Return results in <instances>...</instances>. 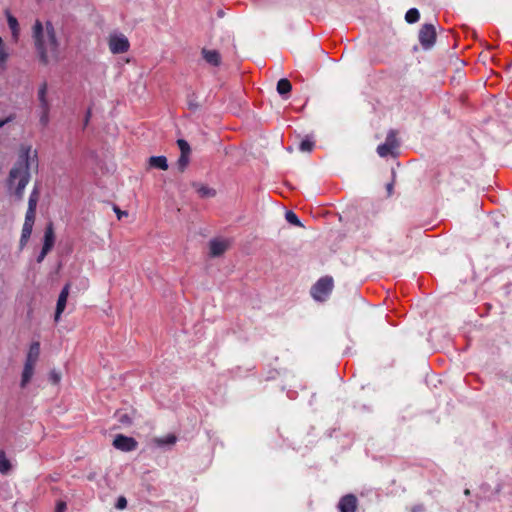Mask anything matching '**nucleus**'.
<instances>
[{
	"label": "nucleus",
	"mask_w": 512,
	"mask_h": 512,
	"mask_svg": "<svg viewBox=\"0 0 512 512\" xmlns=\"http://www.w3.org/2000/svg\"><path fill=\"white\" fill-rule=\"evenodd\" d=\"M9 57L3 39L0 37V65H4Z\"/></svg>",
	"instance_id": "obj_25"
},
{
	"label": "nucleus",
	"mask_w": 512,
	"mask_h": 512,
	"mask_svg": "<svg viewBox=\"0 0 512 512\" xmlns=\"http://www.w3.org/2000/svg\"><path fill=\"white\" fill-rule=\"evenodd\" d=\"M158 446L173 445L176 442V437L172 434L166 435L162 438L155 439Z\"/></svg>",
	"instance_id": "obj_23"
},
{
	"label": "nucleus",
	"mask_w": 512,
	"mask_h": 512,
	"mask_svg": "<svg viewBox=\"0 0 512 512\" xmlns=\"http://www.w3.org/2000/svg\"><path fill=\"white\" fill-rule=\"evenodd\" d=\"M177 144L181 151V154H190V145L188 144L187 141H185L183 139H179L177 141Z\"/></svg>",
	"instance_id": "obj_30"
},
{
	"label": "nucleus",
	"mask_w": 512,
	"mask_h": 512,
	"mask_svg": "<svg viewBox=\"0 0 512 512\" xmlns=\"http://www.w3.org/2000/svg\"><path fill=\"white\" fill-rule=\"evenodd\" d=\"M436 32L431 24H425L419 32V41L423 47H431L435 41Z\"/></svg>",
	"instance_id": "obj_5"
},
{
	"label": "nucleus",
	"mask_w": 512,
	"mask_h": 512,
	"mask_svg": "<svg viewBox=\"0 0 512 512\" xmlns=\"http://www.w3.org/2000/svg\"><path fill=\"white\" fill-rule=\"evenodd\" d=\"M423 507L421 505H417L412 508V512H423Z\"/></svg>",
	"instance_id": "obj_41"
},
{
	"label": "nucleus",
	"mask_w": 512,
	"mask_h": 512,
	"mask_svg": "<svg viewBox=\"0 0 512 512\" xmlns=\"http://www.w3.org/2000/svg\"><path fill=\"white\" fill-rule=\"evenodd\" d=\"M338 508L340 512H355L357 508V499L354 495L348 494L339 501Z\"/></svg>",
	"instance_id": "obj_9"
},
{
	"label": "nucleus",
	"mask_w": 512,
	"mask_h": 512,
	"mask_svg": "<svg viewBox=\"0 0 512 512\" xmlns=\"http://www.w3.org/2000/svg\"><path fill=\"white\" fill-rule=\"evenodd\" d=\"M109 51L112 54L126 53L130 49V42L128 38L119 32H113L107 39Z\"/></svg>",
	"instance_id": "obj_4"
},
{
	"label": "nucleus",
	"mask_w": 512,
	"mask_h": 512,
	"mask_svg": "<svg viewBox=\"0 0 512 512\" xmlns=\"http://www.w3.org/2000/svg\"><path fill=\"white\" fill-rule=\"evenodd\" d=\"M11 468V463L7 459L5 452L0 451V472L7 473Z\"/></svg>",
	"instance_id": "obj_21"
},
{
	"label": "nucleus",
	"mask_w": 512,
	"mask_h": 512,
	"mask_svg": "<svg viewBox=\"0 0 512 512\" xmlns=\"http://www.w3.org/2000/svg\"><path fill=\"white\" fill-rule=\"evenodd\" d=\"M114 211H115V213H116V215H117V218H118V219H121L123 216H126V215H127V213H126V212L121 211V210H120L119 208H117V207H115V208H114Z\"/></svg>",
	"instance_id": "obj_39"
},
{
	"label": "nucleus",
	"mask_w": 512,
	"mask_h": 512,
	"mask_svg": "<svg viewBox=\"0 0 512 512\" xmlns=\"http://www.w3.org/2000/svg\"><path fill=\"white\" fill-rule=\"evenodd\" d=\"M35 212H36V210H33L32 208L31 209L28 208L27 212H26L24 223H29V224H33L34 225Z\"/></svg>",
	"instance_id": "obj_33"
},
{
	"label": "nucleus",
	"mask_w": 512,
	"mask_h": 512,
	"mask_svg": "<svg viewBox=\"0 0 512 512\" xmlns=\"http://www.w3.org/2000/svg\"><path fill=\"white\" fill-rule=\"evenodd\" d=\"M113 445L116 449H119L121 451L129 452L134 450L137 447V442L134 438L124 436V435H117L114 438Z\"/></svg>",
	"instance_id": "obj_6"
},
{
	"label": "nucleus",
	"mask_w": 512,
	"mask_h": 512,
	"mask_svg": "<svg viewBox=\"0 0 512 512\" xmlns=\"http://www.w3.org/2000/svg\"><path fill=\"white\" fill-rule=\"evenodd\" d=\"M464 494L468 496V495L470 494V490H469V489H466V490L464 491Z\"/></svg>",
	"instance_id": "obj_42"
},
{
	"label": "nucleus",
	"mask_w": 512,
	"mask_h": 512,
	"mask_svg": "<svg viewBox=\"0 0 512 512\" xmlns=\"http://www.w3.org/2000/svg\"><path fill=\"white\" fill-rule=\"evenodd\" d=\"M334 283L332 277L325 276L320 278L311 289L312 297L316 301H324L330 295Z\"/></svg>",
	"instance_id": "obj_3"
},
{
	"label": "nucleus",
	"mask_w": 512,
	"mask_h": 512,
	"mask_svg": "<svg viewBox=\"0 0 512 512\" xmlns=\"http://www.w3.org/2000/svg\"><path fill=\"white\" fill-rule=\"evenodd\" d=\"M7 23L9 29L11 30L13 40L17 41L20 36V27L18 20L10 13H7Z\"/></svg>",
	"instance_id": "obj_13"
},
{
	"label": "nucleus",
	"mask_w": 512,
	"mask_h": 512,
	"mask_svg": "<svg viewBox=\"0 0 512 512\" xmlns=\"http://www.w3.org/2000/svg\"><path fill=\"white\" fill-rule=\"evenodd\" d=\"M313 147H314V142L311 141L310 139H304L303 141H301V143L299 145V149L302 152H310V151H312Z\"/></svg>",
	"instance_id": "obj_27"
},
{
	"label": "nucleus",
	"mask_w": 512,
	"mask_h": 512,
	"mask_svg": "<svg viewBox=\"0 0 512 512\" xmlns=\"http://www.w3.org/2000/svg\"><path fill=\"white\" fill-rule=\"evenodd\" d=\"M67 509V505L64 501H59L56 504L55 512H65Z\"/></svg>",
	"instance_id": "obj_37"
},
{
	"label": "nucleus",
	"mask_w": 512,
	"mask_h": 512,
	"mask_svg": "<svg viewBox=\"0 0 512 512\" xmlns=\"http://www.w3.org/2000/svg\"><path fill=\"white\" fill-rule=\"evenodd\" d=\"M195 187H196L197 193L202 198H212L216 195V190L207 185L198 184Z\"/></svg>",
	"instance_id": "obj_16"
},
{
	"label": "nucleus",
	"mask_w": 512,
	"mask_h": 512,
	"mask_svg": "<svg viewBox=\"0 0 512 512\" xmlns=\"http://www.w3.org/2000/svg\"><path fill=\"white\" fill-rule=\"evenodd\" d=\"M189 162V154H181L178 159V165L181 170H184Z\"/></svg>",
	"instance_id": "obj_34"
},
{
	"label": "nucleus",
	"mask_w": 512,
	"mask_h": 512,
	"mask_svg": "<svg viewBox=\"0 0 512 512\" xmlns=\"http://www.w3.org/2000/svg\"><path fill=\"white\" fill-rule=\"evenodd\" d=\"M27 355L30 357H34L39 360L40 356V343L38 341H34L30 344Z\"/></svg>",
	"instance_id": "obj_22"
},
{
	"label": "nucleus",
	"mask_w": 512,
	"mask_h": 512,
	"mask_svg": "<svg viewBox=\"0 0 512 512\" xmlns=\"http://www.w3.org/2000/svg\"><path fill=\"white\" fill-rule=\"evenodd\" d=\"M37 98L40 104V108L47 109L51 107L50 99L48 98V84L47 82H43L39 85L37 91Z\"/></svg>",
	"instance_id": "obj_10"
},
{
	"label": "nucleus",
	"mask_w": 512,
	"mask_h": 512,
	"mask_svg": "<svg viewBox=\"0 0 512 512\" xmlns=\"http://www.w3.org/2000/svg\"><path fill=\"white\" fill-rule=\"evenodd\" d=\"M395 149L390 146V144H386L385 142L377 147V153L380 157H387L388 155L393 154Z\"/></svg>",
	"instance_id": "obj_20"
},
{
	"label": "nucleus",
	"mask_w": 512,
	"mask_h": 512,
	"mask_svg": "<svg viewBox=\"0 0 512 512\" xmlns=\"http://www.w3.org/2000/svg\"><path fill=\"white\" fill-rule=\"evenodd\" d=\"M37 202H38V192L36 189H34L29 197L28 208H30V209L32 208L33 210H36Z\"/></svg>",
	"instance_id": "obj_28"
},
{
	"label": "nucleus",
	"mask_w": 512,
	"mask_h": 512,
	"mask_svg": "<svg viewBox=\"0 0 512 512\" xmlns=\"http://www.w3.org/2000/svg\"><path fill=\"white\" fill-rule=\"evenodd\" d=\"M127 507V499L124 496L118 497L115 508L118 510H124Z\"/></svg>",
	"instance_id": "obj_35"
},
{
	"label": "nucleus",
	"mask_w": 512,
	"mask_h": 512,
	"mask_svg": "<svg viewBox=\"0 0 512 512\" xmlns=\"http://www.w3.org/2000/svg\"><path fill=\"white\" fill-rule=\"evenodd\" d=\"M115 417L122 426H128L132 423L131 415L125 411L116 412Z\"/></svg>",
	"instance_id": "obj_18"
},
{
	"label": "nucleus",
	"mask_w": 512,
	"mask_h": 512,
	"mask_svg": "<svg viewBox=\"0 0 512 512\" xmlns=\"http://www.w3.org/2000/svg\"><path fill=\"white\" fill-rule=\"evenodd\" d=\"M230 243L226 239H213L209 242V252L213 257L221 256L229 247Z\"/></svg>",
	"instance_id": "obj_7"
},
{
	"label": "nucleus",
	"mask_w": 512,
	"mask_h": 512,
	"mask_svg": "<svg viewBox=\"0 0 512 512\" xmlns=\"http://www.w3.org/2000/svg\"><path fill=\"white\" fill-rule=\"evenodd\" d=\"M285 218L290 224H293L296 226H302L298 216L292 211L286 212Z\"/></svg>",
	"instance_id": "obj_26"
},
{
	"label": "nucleus",
	"mask_w": 512,
	"mask_h": 512,
	"mask_svg": "<svg viewBox=\"0 0 512 512\" xmlns=\"http://www.w3.org/2000/svg\"><path fill=\"white\" fill-rule=\"evenodd\" d=\"M202 55L205 61L212 66H218L221 63V56L216 50L203 49Z\"/></svg>",
	"instance_id": "obj_11"
},
{
	"label": "nucleus",
	"mask_w": 512,
	"mask_h": 512,
	"mask_svg": "<svg viewBox=\"0 0 512 512\" xmlns=\"http://www.w3.org/2000/svg\"><path fill=\"white\" fill-rule=\"evenodd\" d=\"M14 118H15V115L12 114V115L8 116L6 119L0 120V128L3 127L8 122H11L12 120H14Z\"/></svg>",
	"instance_id": "obj_38"
},
{
	"label": "nucleus",
	"mask_w": 512,
	"mask_h": 512,
	"mask_svg": "<svg viewBox=\"0 0 512 512\" xmlns=\"http://www.w3.org/2000/svg\"><path fill=\"white\" fill-rule=\"evenodd\" d=\"M385 143L386 144H390V146H392L394 149L397 148L398 146V143H397V139H396V134L395 132L393 131H390L386 137V140H385Z\"/></svg>",
	"instance_id": "obj_29"
},
{
	"label": "nucleus",
	"mask_w": 512,
	"mask_h": 512,
	"mask_svg": "<svg viewBox=\"0 0 512 512\" xmlns=\"http://www.w3.org/2000/svg\"><path fill=\"white\" fill-rule=\"evenodd\" d=\"M69 291H70V284H66L59 294V297L57 300V305H56V311H55V321H58L60 319L61 314L64 312V310L66 308Z\"/></svg>",
	"instance_id": "obj_8"
},
{
	"label": "nucleus",
	"mask_w": 512,
	"mask_h": 512,
	"mask_svg": "<svg viewBox=\"0 0 512 512\" xmlns=\"http://www.w3.org/2000/svg\"><path fill=\"white\" fill-rule=\"evenodd\" d=\"M291 84L287 79H281L277 83V91L279 94H288L291 91Z\"/></svg>",
	"instance_id": "obj_19"
},
{
	"label": "nucleus",
	"mask_w": 512,
	"mask_h": 512,
	"mask_svg": "<svg viewBox=\"0 0 512 512\" xmlns=\"http://www.w3.org/2000/svg\"><path fill=\"white\" fill-rule=\"evenodd\" d=\"M54 242H55L54 230H53V226L50 224L45 229L44 244H43L42 248L45 251H50L54 245Z\"/></svg>",
	"instance_id": "obj_12"
},
{
	"label": "nucleus",
	"mask_w": 512,
	"mask_h": 512,
	"mask_svg": "<svg viewBox=\"0 0 512 512\" xmlns=\"http://www.w3.org/2000/svg\"><path fill=\"white\" fill-rule=\"evenodd\" d=\"M149 166L161 170L168 169L167 159L164 156H152L149 158Z\"/></svg>",
	"instance_id": "obj_14"
},
{
	"label": "nucleus",
	"mask_w": 512,
	"mask_h": 512,
	"mask_svg": "<svg viewBox=\"0 0 512 512\" xmlns=\"http://www.w3.org/2000/svg\"><path fill=\"white\" fill-rule=\"evenodd\" d=\"M37 362H38V359L34 358V357H30L29 355H26V359H25V363L24 365L25 366H31V367H36L37 365Z\"/></svg>",
	"instance_id": "obj_36"
},
{
	"label": "nucleus",
	"mask_w": 512,
	"mask_h": 512,
	"mask_svg": "<svg viewBox=\"0 0 512 512\" xmlns=\"http://www.w3.org/2000/svg\"><path fill=\"white\" fill-rule=\"evenodd\" d=\"M49 381L54 385L59 384V382L61 381V373L59 371L52 370L49 373Z\"/></svg>",
	"instance_id": "obj_32"
},
{
	"label": "nucleus",
	"mask_w": 512,
	"mask_h": 512,
	"mask_svg": "<svg viewBox=\"0 0 512 512\" xmlns=\"http://www.w3.org/2000/svg\"><path fill=\"white\" fill-rule=\"evenodd\" d=\"M49 111H50V107H48L47 109L45 108H41V114H40V123L42 125H47L48 122H49Z\"/></svg>",
	"instance_id": "obj_31"
},
{
	"label": "nucleus",
	"mask_w": 512,
	"mask_h": 512,
	"mask_svg": "<svg viewBox=\"0 0 512 512\" xmlns=\"http://www.w3.org/2000/svg\"><path fill=\"white\" fill-rule=\"evenodd\" d=\"M30 148H23L19 158L10 171L8 178V188L13 191L18 198H21L25 187L30 180Z\"/></svg>",
	"instance_id": "obj_2"
},
{
	"label": "nucleus",
	"mask_w": 512,
	"mask_h": 512,
	"mask_svg": "<svg viewBox=\"0 0 512 512\" xmlns=\"http://www.w3.org/2000/svg\"><path fill=\"white\" fill-rule=\"evenodd\" d=\"M405 19L408 23H415L419 20V11L416 8H411L407 11Z\"/></svg>",
	"instance_id": "obj_24"
},
{
	"label": "nucleus",
	"mask_w": 512,
	"mask_h": 512,
	"mask_svg": "<svg viewBox=\"0 0 512 512\" xmlns=\"http://www.w3.org/2000/svg\"><path fill=\"white\" fill-rule=\"evenodd\" d=\"M48 252H49V251H45V250L42 248V251H41L40 255L38 256L37 261H38V262L43 261V259L45 258V256L47 255V253H48Z\"/></svg>",
	"instance_id": "obj_40"
},
{
	"label": "nucleus",
	"mask_w": 512,
	"mask_h": 512,
	"mask_svg": "<svg viewBox=\"0 0 512 512\" xmlns=\"http://www.w3.org/2000/svg\"><path fill=\"white\" fill-rule=\"evenodd\" d=\"M32 228H33V224H29V223L23 224L22 234H21V239H20L21 246H24L27 243L28 239L31 236Z\"/></svg>",
	"instance_id": "obj_17"
},
{
	"label": "nucleus",
	"mask_w": 512,
	"mask_h": 512,
	"mask_svg": "<svg viewBox=\"0 0 512 512\" xmlns=\"http://www.w3.org/2000/svg\"><path fill=\"white\" fill-rule=\"evenodd\" d=\"M32 30L35 49L41 63L44 65L57 63L60 60V44L52 23L36 20Z\"/></svg>",
	"instance_id": "obj_1"
},
{
	"label": "nucleus",
	"mask_w": 512,
	"mask_h": 512,
	"mask_svg": "<svg viewBox=\"0 0 512 512\" xmlns=\"http://www.w3.org/2000/svg\"><path fill=\"white\" fill-rule=\"evenodd\" d=\"M34 372H35L34 367L24 365L23 371L21 374V381H20L21 388H25L29 384V382L31 381V379L34 375Z\"/></svg>",
	"instance_id": "obj_15"
}]
</instances>
